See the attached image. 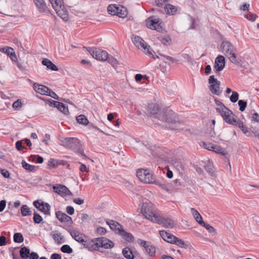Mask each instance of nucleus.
I'll return each instance as SVG.
<instances>
[{
	"label": "nucleus",
	"instance_id": "28",
	"mask_svg": "<svg viewBox=\"0 0 259 259\" xmlns=\"http://www.w3.org/2000/svg\"><path fill=\"white\" fill-rule=\"evenodd\" d=\"M39 12L47 11V7L44 0H33Z\"/></svg>",
	"mask_w": 259,
	"mask_h": 259
},
{
	"label": "nucleus",
	"instance_id": "5",
	"mask_svg": "<svg viewBox=\"0 0 259 259\" xmlns=\"http://www.w3.org/2000/svg\"><path fill=\"white\" fill-rule=\"evenodd\" d=\"M107 11L111 15H117L120 18H125L127 15L126 8L122 6H117L115 4L109 5Z\"/></svg>",
	"mask_w": 259,
	"mask_h": 259
},
{
	"label": "nucleus",
	"instance_id": "51",
	"mask_svg": "<svg viewBox=\"0 0 259 259\" xmlns=\"http://www.w3.org/2000/svg\"><path fill=\"white\" fill-rule=\"evenodd\" d=\"M33 215H34V216H33V220L35 223L39 224L42 221V217L36 211L34 212Z\"/></svg>",
	"mask_w": 259,
	"mask_h": 259
},
{
	"label": "nucleus",
	"instance_id": "48",
	"mask_svg": "<svg viewBox=\"0 0 259 259\" xmlns=\"http://www.w3.org/2000/svg\"><path fill=\"white\" fill-rule=\"evenodd\" d=\"M61 251L64 253H71L73 251L72 249L68 245H63L61 247Z\"/></svg>",
	"mask_w": 259,
	"mask_h": 259
},
{
	"label": "nucleus",
	"instance_id": "59",
	"mask_svg": "<svg viewBox=\"0 0 259 259\" xmlns=\"http://www.w3.org/2000/svg\"><path fill=\"white\" fill-rule=\"evenodd\" d=\"M57 161L54 159H50L49 161L48 165L50 168H54L57 166Z\"/></svg>",
	"mask_w": 259,
	"mask_h": 259
},
{
	"label": "nucleus",
	"instance_id": "55",
	"mask_svg": "<svg viewBox=\"0 0 259 259\" xmlns=\"http://www.w3.org/2000/svg\"><path fill=\"white\" fill-rule=\"evenodd\" d=\"M232 47L231 43L228 41H223L221 45V49H230Z\"/></svg>",
	"mask_w": 259,
	"mask_h": 259
},
{
	"label": "nucleus",
	"instance_id": "22",
	"mask_svg": "<svg viewBox=\"0 0 259 259\" xmlns=\"http://www.w3.org/2000/svg\"><path fill=\"white\" fill-rule=\"evenodd\" d=\"M159 234L164 241L171 244L176 238V236L164 230L160 231Z\"/></svg>",
	"mask_w": 259,
	"mask_h": 259
},
{
	"label": "nucleus",
	"instance_id": "6",
	"mask_svg": "<svg viewBox=\"0 0 259 259\" xmlns=\"http://www.w3.org/2000/svg\"><path fill=\"white\" fill-rule=\"evenodd\" d=\"M217 112L221 115L223 120L229 124H235L236 122L235 115L233 112L226 107L223 109H220Z\"/></svg>",
	"mask_w": 259,
	"mask_h": 259
},
{
	"label": "nucleus",
	"instance_id": "44",
	"mask_svg": "<svg viewBox=\"0 0 259 259\" xmlns=\"http://www.w3.org/2000/svg\"><path fill=\"white\" fill-rule=\"evenodd\" d=\"M53 238L57 244H62L64 242L63 237L60 233H55L53 235Z\"/></svg>",
	"mask_w": 259,
	"mask_h": 259
},
{
	"label": "nucleus",
	"instance_id": "36",
	"mask_svg": "<svg viewBox=\"0 0 259 259\" xmlns=\"http://www.w3.org/2000/svg\"><path fill=\"white\" fill-rule=\"evenodd\" d=\"M204 168L211 175H212L214 172V166L211 161H208L204 166Z\"/></svg>",
	"mask_w": 259,
	"mask_h": 259
},
{
	"label": "nucleus",
	"instance_id": "49",
	"mask_svg": "<svg viewBox=\"0 0 259 259\" xmlns=\"http://www.w3.org/2000/svg\"><path fill=\"white\" fill-rule=\"evenodd\" d=\"M214 102L216 105V107H215L216 111L226 107L222 102L217 99H214Z\"/></svg>",
	"mask_w": 259,
	"mask_h": 259
},
{
	"label": "nucleus",
	"instance_id": "45",
	"mask_svg": "<svg viewBox=\"0 0 259 259\" xmlns=\"http://www.w3.org/2000/svg\"><path fill=\"white\" fill-rule=\"evenodd\" d=\"M8 8L9 6L7 4V1L6 0H0V11L3 12L4 13L3 14H5V12Z\"/></svg>",
	"mask_w": 259,
	"mask_h": 259
},
{
	"label": "nucleus",
	"instance_id": "58",
	"mask_svg": "<svg viewBox=\"0 0 259 259\" xmlns=\"http://www.w3.org/2000/svg\"><path fill=\"white\" fill-rule=\"evenodd\" d=\"M214 145V144H213L211 143L203 142V146L205 149L210 151H212Z\"/></svg>",
	"mask_w": 259,
	"mask_h": 259
},
{
	"label": "nucleus",
	"instance_id": "23",
	"mask_svg": "<svg viewBox=\"0 0 259 259\" xmlns=\"http://www.w3.org/2000/svg\"><path fill=\"white\" fill-rule=\"evenodd\" d=\"M0 51H3L4 53H6L13 61L17 62L18 67L22 69V67L21 65L17 62V58L15 53L14 52V50H0Z\"/></svg>",
	"mask_w": 259,
	"mask_h": 259
},
{
	"label": "nucleus",
	"instance_id": "27",
	"mask_svg": "<svg viewBox=\"0 0 259 259\" xmlns=\"http://www.w3.org/2000/svg\"><path fill=\"white\" fill-rule=\"evenodd\" d=\"M51 104H53L55 107L57 108L59 110L65 114H67L69 113L68 108H66L65 105L62 103L53 101Z\"/></svg>",
	"mask_w": 259,
	"mask_h": 259
},
{
	"label": "nucleus",
	"instance_id": "29",
	"mask_svg": "<svg viewBox=\"0 0 259 259\" xmlns=\"http://www.w3.org/2000/svg\"><path fill=\"white\" fill-rule=\"evenodd\" d=\"M191 212L194 218L195 221L200 225L204 224L202 218L199 212L194 208H191Z\"/></svg>",
	"mask_w": 259,
	"mask_h": 259
},
{
	"label": "nucleus",
	"instance_id": "12",
	"mask_svg": "<svg viewBox=\"0 0 259 259\" xmlns=\"http://www.w3.org/2000/svg\"><path fill=\"white\" fill-rule=\"evenodd\" d=\"M155 223L161 225L163 227L165 228L171 229L174 228L175 223L173 220L169 218H163L160 215L158 218H156Z\"/></svg>",
	"mask_w": 259,
	"mask_h": 259
},
{
	"label": "nucleus",
	"instance_id": "34",
	"mask_svg": "<svg viewBox=\"0 0 259 259\" xmlns=\"http://www.w3.org/2000/svg\"><path fill=\"white\" fill-rule=\"evenodd\" d=\"M122 254L123 256L128 259H134V255L132 251L128 247H125L122 250Z\"/></svg>",
	"mask_w": 259,
	"mask_h": 259
},
{
	"label": "nucleus",
	"instance_id": "2",
	"mask_svg": "<svg viewBox=\"0 0 259 259\" xmlns=\"http://www.w3.org/2000/svg\"><path fill=\"white\" fill-rule=\"evenodd\" d=\"M62 145L67 148L77 150L82 155H84L82 150L80 149V141L75 138H65L61 140Z\"/></svg>",
	"mask_w": 259,
	"mask_h": 259
},
{
	"label": "nucleus",
	"instance_id": "42",
	"mask_svg": "<svg viewBox=\"0 0 259 259\" xmlns=\"http://www.w3.org/2000/svg\"><path fill=\"white\" fill-rule=\"evenodd\" d=\"M172 244H175L178 246L179 247L182 248H186L187 247V245L185 244V242L183 240L179 238H177V237H176Z\"/></svg>",
	"mask_w": 259,
	"mask_h": 259
},
{
	"label": "nucleus",
	"instance_id": "64",
	"mask_svg": "<svg viewBox=\"0 0 259 259\" xmlns=\"http://www.w3.org/2000/svg\"><path fill=\"white\" fill-rule=\"evenodd\" d=\"M29 259H38L39 256L37 253L34 252H32L30 253L29 256Z\"/></svg>",
	"mask_w": 259,
	"mask_h": 259
},
{
	"label": "nucleus",
	"instance_id": "7",
	"mask_svg": "<svg viewBox=\"0 0 259 259\" xmlns=\"http://www.w3.org/2000/svg\"><path fill=\"white\" fill-rule=\"evenodd\" d=\"M146 25L149 28L156 30L159 32L162 31L163 28L162 23L160 21V19L152 16L149 17L146 20Z\"/></svg>",
	"mask_w": 259,
	"mask_h": 259
},
{
	"label": "nucleus",
	"instance_id": "60",
	"mask_svg": "<svg viewBox=\"0 0 259 259\" xmlns=\"http://www.w3.org/2000/svg\"><path fill=\"white\" fill-rule=\"evenodd\" d=\"M0 172L5 178H9L10 177L9 172L6 169H0Z\"/></svg>",
	"mask_w": 259,
	"mask_h": 259
},
{
	"label": "nucleus",
	"instance_id": "11",
	"mask_svg": "<svg viewBox=\"0 0 259 259\" xmlns=\"http://www.w3.org/2000/svg\"><path fill=\"white\" fill-rule=\"evenodd\" d=\"M225 55L232 63L237 65H242V59L236 54L234 50H226Z\"/></svg>",
	"mask_w": 259,
	"mask_h": 259
},
{
	"label": "nucleus",
	"instance_id": "61",
	"mask_svg": "<svg viewBox=\"0 0 259 259\" xmlns=\"http://www.w3.org/2000/svg\"><path fill=\"white\" fill-rule=\"evenodd\" d=\"M183 57L190 64H194V60L192 59V58L188 55L187 54H183L182 55Z\"/></svg>",
	"mask_w": 259,
	"mask_h": 259
},
{
	"label": "nucleus",
	"instance_id": "3",
	"mask_svg": "<svg viewBox=\"0 0 259 259\" xmlns=\"http://www.w3.org/2000/svg\"><path fill=\"white\" fill-rule=\"evenodd\" d=\"M137 176L141 182L145 183H158L153 174L148 169H138L137 171Z\"/></svg>",
	"mask_w": 259,
	"mask_h": 259
},
{
	"label": "nucleus",
	"instance_id": "13",
	"mask_svg": "<svg viewBox=\"0 0 259 259\" xmlns=\"http://www.w3.org/2000/svg\"><path fill=\"white\" fill-rule=\"evenodd\" d=\"M53 188L55 193H58L62 197L72 195V192L64 185L58 184L53 186Z\"/></svg>",
	"mask_w": 259,
	"mask_h": 259
},
{
	"label": "nucleus",
	"instance_id": "16",
	"mask_svg": "<svg viewBox=\"0 0 259 259\" xmlns=\"http://www.w3.org/2000/svg\"><path fill=\"white\" fill-rule=\"evenodd\" d=\"M56 216L62 223H67L69 225H71L73 223L71 218L61 211H57L56 212Z\"/></svg>",
	"mask_w": 259,
	"mask_h": 259
},
{
	"label": "nucleus",
	"instance_id": "56",
	"mask_svg": "<svg viewBox=\"0 0 259 259\" xmlns=\"http://www.w3.org/2000/svg\"><path fill=\"white\" fill-rule=\"evenodd\" d=\"M59 16H61V17L64 20L66 21L68 20V14H67V11L65 9H63V10H61V11L57 13Z\"/></svg>",
	"mask_w": 259,
	"mask_h": 259
},
{
	"label": "nucleus",
	"instance_id": "4",
	"mask_svg": "<svg viewBox=\"0 0 259 259\" xmlns=\"http://www.w3.org/2000/svg\"><path fill=\"white\" fill-rule=\"evenodd\" d=\"M175 113L172 111L166 112L164 116L161 118V120L165 121L166 122L171 123L174 125L171 128L173 130H182L180 126L181 122L178 120Z\"/></svg>",
	"mask_w": 259,
	"mask_h": 259
},
{
	"label": "nucleus",
	"instance_id": "35",
	"mask_svg": "<svg viewBox=\"0 0 259 259\" xmlns=\"http://www.w3.org/2000/svg\"><path fill=\"white\" fill-rule=\"evenodd\" d=\"M148 108V110L151 114L156 115L159 111V107L157 104H149Z\"/></svg>",
	"mask_w": 259,
	"mask_h": 259
},
{
	"label": "nucleus",
	"instance_id": "30",
	"mask_svg": "<svg viewBox=\"0 0 259 259\" xmlns=\"http://www.w3.org/2000/svg\"><path fill=\"white\" fill-rule=\"evenodd\" d=\"M42 64L46 66L47 67L53 71H58V68L54 64H53L50 60L48 59H44L42 61Z\"/></svg>",
	"mask_w": 259,
	"mask_h": 259
},
{
	"label": "nucleus",
	"instance_id": "46",
	"mask_svg": "<svg viewBox=\"0 0 259 259\" xmlns=\"http://www.w3.org/2000/svg\"><path fill=\"white\" fill-rule=\"evenodd\" d=\"M24 238L20 233H16L14 235V241L16 243H21L23 241Z\"/></svg>",
	"mask_w": 259,
	"mask_h": 259
},
{
	"label": "nucleus",
	"instance_id": "47",
	"mask_svg": "<svg viewBox=\"0 0 259 259\" xmlns=\"http://www.w3.org/2000/svg\"><path fill=\"white\" fill-rule=\"evenodd\" d=\"M161 42L165 46L170 45L171 42V39L169 36L161 37L159 38Z\"/></svg>",
	"mask_w": 259,
	"mask_h": 259
},
{
	"label": "nucleus",
	"instance_id": "38",
	"mask_svg": "<svg viewBox=\"0 0 259 259\" xmlns=\"http://www.w3.org/2000/svg\"><path fill=\"white\" fill-rule=\"evenodd\" d=\"M145 249L147 253L151 256H154L155 254V248L154 246L151 245L150 243L145 246Z\"/></svg>",
	"mask_w": 259,
	"mask_h": 259
},
{
	"label": "nucleus",
	"instance_id": "15",
	"mask_svg": "<svg viewBox=\"0 0 259 259\" xmlns=\"http://www.w3.org/2000/svg\"><path fill=\"white\" fill-rule=\"evenodd\" d=\"M100 243V237L95 238L92 240L89 244L87 245L86 248H88L89 251L98 250L99 248L101 247Z\"/></svg>",
	"mask_w": 259,
	"mask_h": 259
},
{
	"label": "nucleus",
	"instance_id": "53",
	"mask_svg": "<svg viewBox=\"0 0 259 259\" xmlns=\"http://www.w3.org/2000/svg\"><path fill=\"white\" fill-rule=\"evenodd\" d=\"M239 98V94L237 92L233 91L232 94L231 96L230 99L232 103L236 102Z\"/></svg>",
	"mask_w": 259,
	"mask_h": 259
},
{
	"label": "nucleus",
	"instance_id": "63",
	"mask_svg": "<svg viewBox=\"0 0 259 259\" xmlns=\"http://www.w3.org/2000/svg\"><path fill=\"white\" fill-rule=\"evenodd\" d=\"M16 147L17 149L19 151H21L23 148H24V147L22 145V141H18L16 142Z\"/></svg>",
	"mask_w": 259,
	"mask_h": 259
},
{
	"label": "nucleus",
	"instance_id": "50",
	"mask_svg": "<svg viewBox=\"0 0 259 259\" xmlns=\"http://www.w3.org/2000/svg\"><path fill=\"white\" fill-rule=\"evenodd\" d=\"M201 225L203 226L210 233L214 235L215 234V229L214 228L209 224H205L204 222V224H201Z\"/></svg>",
	"mask_w": 259,
	"mask_h": 259
},
{
	"label": "nucleus",
	"instance_id": "17",
	"mask_svg": "<svg viewBox=\"0 0 259 259\" xmlns=\"http://www.w3.org/2000/svg\"><path fill=\"white\" fill-rule=\"evenodd\" d=\"M30 250L27 247L24 246L22 247L20 250V257L12 253L13 259H27L30 254Z\"/></svg>",
	"mask_w": 259,
	"mask_h": 259
},
{
	"label": "nucleus",
	"instance_id": "8",
	"mask_svg": "<svg viewBox=\"0 0 259 259\" xmlns=\"http://www.w3.org/2000/svg\"><path fill=\"white\" fill-rule=\"evenodd\" d=\"M208 83L210 84L209 90L213 94L220 95L222 91L220 89L221 82L214 78V75H211L208 79Z\"/></svg>",
	"mask_w": 259,
	"mask_h": 259
},
{
	"label": "nucleus",
	"instance_id": "43",
	"mask_svg": "<svg viewBox=\"0 0 259 259\" xmlns=\"http://www.w3.org/2000/svg\"><path fill=\"white\" fill-rule=\"evenodd\" d=\"M21 212L23 216H29L31 215V211L27 205H23L21 208Z\"/></svg>",
	"mask_w": 259,
	"mask_h": 259
},
{
	"label": "nucleus",
	"instance_id": "14",
	"mask_svg": "<svg viewBox=\"0 0 259 259\" xmlns=\"http://www.w3.org/2000/svg\"><path fill=\"white\" fill-rule=\"evenodd\" d=\"M225 66V59L224 56L219 55L217 57L214 62V69L215 72L222 71Z\"/></svg>",
	"mask_w": 259,
	"mask_h": 259
},
{
	"label": "nucleus",
	"instance_id": "20",
	"mask_svg": "<svg viewBox=\"0 0 259 259\" xmlns=\"http://www.w3.org/2000/svg\"><path fill=\"white\" fill-rule=\"evenodd\" d=\"M33 89L36 93L42 95L47 96L48 92H49V88L46 86L38 84L37 83H34L33 84Z\"/></svg>",
	"mask_w": 259,
	"mask_h": 259
},
{
	"label": "nucleus",
	"instance_id": "26",
	"mask_svg": "<svg viewBox=\"0 0 259 259\" xmlns=\"http://www.w3.org/2000/svg\"><path fill=\"white\" fill-rule=\"evenodd\" d=\"M101 247L105 249L112 248L114 247V244L111 240L105 237H100Z\"/></svg>",
	"mask_w": 259,
	"mask_h": 259
},
{
	"label": "nucleus",
	"instance_id": "10",
	"mask_svg": "<svg viewBox=\"0 0 259 259\" xmlns=\"http://www.w3.org/2000/svg\"><path fill=\"white\" fill-rule=\"evenodd\" d=\"M143 52L145 55L154 59H159L160 57H163L171 62L174 61L172 57L164 55L163 53L160 52L158 50H157L156 51H154V50H143Z\"/></svg>",
	"mask_w": 259,
	"mask_h": 259
},
{
	"label": "nucleus",
	"instance_id": "40",
	"mask_svg": "<svg viewBox=\"0 0 259 259\" xmlns=\"http://www.w3.org/2000/svg\"><path fill=\"white\" fill-rule=\"evenodd\" d=\"M22 167L29 171H35L36 170V167L34 165H30L25 162L24 160L22 161Z\"/></svg>",
	"mask_w": 259,
	"mask_h": 259
},
{
	"label": "nucleus",
	"instance_id": "31",
	"mask_svg": "<svg viewBox=\"0 0 259 259\" xmlns=\"http://www.w3.org/2000/svg\"><path fill=\"white\" fill-rule=\"evenodd\" d=\"M50 209L51 206L48 203L41 201V206L39 209V211L46 215H50Z\"/></svg>",
	"mask_w": 259,
	"mask_h": 259
},
{
	"label": "nucleus",
	"instance_id": "33",
	"mask_svg": "<svg viewBox=\"0 0 259 259\" xmlns=\"http://www.w3.org/2000/svg\"><path fill=\"white\" fill-rule=\"evenodd\" d=\"M165 11H166V13L169 15H174L177 12V8L170 4H166L164 7Z\"/></svg>",
	"mask_w": 259,
	"mask_h": 259
},
{
	"label": "nucleus",
	"instance_id": "1",
	"mask_svg": "<svg viewBox=\"0 0 259 259\" xmlns=\"http://www.w3.org/2000/svg\"><path fill=\"white\" fill-rule=\"evenodd\" d=\"M141 212L147 219L153 223L159 215L156 213L152 203L147 202L142 204Z\"/></svg>",
	"mask_w": 259,
	"mask_h": 259
},
{
	"label": "nucleus",
	"instance_id": "18",
	"mask_svg": "<svg viewBox=\"0 0 259 259\" xmlns=\"http://www.w3.org/2000/svg\"><path fill=\"white\" fill-rule=\"evenodd\" d=\"M133 42L137 48L140 49H148L150 46L148 45L146 42L140 36H136L133 39Z\"/></svg>",
	"mask_w": 259,
	"mask_h": 259
},
{
	"label": "nucleus",
	"instance_id": "32",
	"mask_svg": "<svg viewBox=\"0 0 259 259\" xmlns=\"http://www.w3.org/2000/svg\"><path fill=\"white\" fill-rule=\"evenodd\" d=\"M72 236L76 241L82 243V244L86 248V246L88 244L85 243L86 241H85L84 236L82 234H79L78 232H75L74 233V235H72Z\"/></svg>",
	"mask_w": 259,
	"mask_h": 259
},
{
	"label": "nucleus",
	"instance_id": "21",
	"mask_svg": "<svg viewBox=\"0 0 259 259\" xmlns=\"http://www.w3.org/2000/svg\"><path fill=\"white\" fill-rule=\"evenodd\" d=\"M151 153L154 157H161L164 155V149L157 146H153L151 147Z\"/></svg>",
	"mask_w": 259,
	"mask_h": 259
},
{
	"label": "nucleus",
	"instance_id": "41",
	"mask_svg": "<svg viewBox=\"0 0 259 259\" xmlns=\"http://www.w3.org/2000/svg\"><path fill=\"white\" fill-rule=\"evenodd\" d=\"M218 154H220L222 155H226L227 152L226 150L222 148L221 146L214 145L212 149V151Z\"/></svg>",
	"mask_w": 259,
	"mask_h": 259
},
{
	"label": "nucleus",
	"instance_id": "39",
	"mask_svg": "<svg viewBox=\"0 0 259 259\" xmlns=\"http://www.w3.org/2000/svg\"><path fill=\"white\" fill-rule=\"evenodd\" d=\"M76 120L77 122L84 125H87L89 124V121L87 118L83 114H80L76 117Z\"/></svg>",
	"mask_w": 259,
	"mask_h": 259
},
{
	"label": "nucleus",
	"instance_id": "19",
	"mask_svg": "<svg viewBox=\"0 0 259 259\" xmlns=\"http://www.w3.org/2000/svg\"><path fill=\"white\" fill-rule=\"evenodd\" d=\"M49 1L57 13H59L61 10L65 9L63 0H49Z\"/></svg>",
	"mask_w": 259,
	"mask_h": 259
},
{
	"label": "nucleus",
	"instance_id": "9",
	"mask_svg": "<svg viewBox=\"0 0 259 259\" xmlns=\"http://www.w3.org/2000/svg\"><path fill=\"white\" fill-rule=\"evenodd\" d=\"M90 54L95 59L105 61L108 57V53L104 50H88Z\"/></svg>",
	"mask_w": 259,
	"mask_h": 259
},
{
	"label": "nucleus",
	"instance_id": "25",
	"mask_svg": "<svg viewBox=\"0 0 259 259\" xmlns=\"http://www.w3.org/2000/svg\"><path fill=\"white\" fill-rule=\"evenodd\" d=\"M106 223L109 226L110 229L114 231H118L120 234V231L122 230V226L117 222L113 220L106 221Z\"/></svg>",
	"mask_w": 259,
	"mask_h": 259
},
{
	"label": "nucleus",
	"instance_id": "24",
	"mask_svg": "<svg viewBox=\"0 0 259 259\" xmlns=\"http://www.w3.org/2000/svg\"><path fill=\"white\" fill-rule=\"evenodd\" d=\"M232 125H236L240 128L241 131L244 134H245L248 137H251V133L248 131L247 126L244 124L243 122L241 120H236L235 124Z\"/></svg>",
	"mask_w": 259,
	"mask_h": 259
},
{
	"label": "nucleus",
	"instance_id": "37",
	"mask_svg": "<svg viewBox=\"0 0 259 259\" xmlns=\"http://www.w3.org/2000/svg\"><path fill=\"white\" fill-rule=\"evenodd\" d=\"M120 234L123 237L126 241L130 242L134 240L133 236L129 233L126 232L123 229L120 231Z\"/></svg>",
	"mask_w": 259,
	"mask_h": 259
},
{
	"label": "nucleus",
	"instance_id": "54",
	"mask_svg": "<svg viewBox=\"0 0 259 259\" xmlns=\"http://www.w3.org/2000/svg\"><path fill=\"white\" fill-rule=\"evenodd\" d=\"M22 107V102L20 99H18L13 104V108L16 110H19Z\"/></svg>",
	"mask_w": 259,
	"mask_h": 259
},
{
	"label": "nucleus",
	"instance_id": "57",
	"mask_svg": "<svg viewBox=\"0 0 259 259\" xmlns=\"http://www.w3.org/2000/svg\"><path fill=\"white\" fill-rule=\"evenodd\" d=\"M35 158H36V162L38 163H41L43 162V161H44L43 158L42 157L38 156V155H37V156L31 155L29 157V159L34 160Z\"/></svg>",
	"mask_w": 259,
	"mask_h": 259
},
{
	"label": "nucleus",
	"instance_id": "52",
	"mask_svg": "<svg viewBox=\"0 0 259 259\" xmlns=\"http://www.w3.org/2000/svg\"><path fill=\"white\" fill-rule=\"evenodd\" d=\"M238 104L239 106L240 111L241 112L244 111L246 107L247 102L244 100H240L238 101Z\"/></svg>",
	"mask_w": 259,
	"mask_h": 259
},
{
	"label": "nucleus",
	"instance_id": "62",
	"mask_svg": "<svg viewBox=\"0 0 259 259\" xmlns=\"http://www.w3.org/2000/svg\"><path fill=\"white\" fill-rule=\"evenodd\" d=\"M47 96H49L51 97L52 98L56 99L59 100V97L53 91H52L51 89H49V92H48V94Z\"/></svg>",
	"mask_w": 259,
	"mask_h": 259
}]
</instances>
